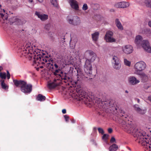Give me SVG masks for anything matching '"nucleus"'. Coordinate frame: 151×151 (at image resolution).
<instances>
[{"mask_svg":"<svg viewBox=\"0 0 151 151\" xmlns=\"http://www.w3.org/2000/svg\"><path fill=\"white\" fill-rule=\"evenodd\" d=\"M120 116L122 117V119L121 125L124 131L129 134H132L134 137L137 138V140L139 143L142 145L146 146L147 149H149L151 151V140L149 138V136L145 132L136 129H133L132 125L127 121L126 119L128 115L126 114L124 111H121Z\"/></svg>","mask_w":151,"mask_h":151,"instance_id":"obj_1","label":"nucleus"},{"mask_svg":"<svg viewBox=\"0 0 151 151\" xmlns=\"http://www.w3.org/2000/svg\"><path fill=\"white\" fill-rule=\"evenodd\" d=\"M19 52H20L22 56H25L29 54V56L31 58H33L34 64L39 67L37 68L38 70L39 68H43L42 65L47 67V65L51 64L52 66L54 65L56 69L59 68L58 66L56 63H54L53 64L52 59L49 58L44 53L41 54L40 52L38 53L36 51L33 50L32 47L29 45H27L25 47L24 46L21 47V48L19 49Z\"/></svg>","mask_w":151,"mask_h":151,"instance_id":"obj_2","label":"nucleus"},{"mask_svg":"<svg viewBox=\"0 0 151 151\" xmlns=\"http://www.w3.org/2000/svg\"><path fill=\"white\" fill-rule=\"evenodd\" d=\"M13 82L17 87H20L21 91L25 93H30L32 91V85L27 84V82L24 81L14 80Z\"/></svg>","mask_w":151,"mask_h":151,"instance_id":"obj_3","label":"nucleus"},{"mask_svg":"<svg viewBox=\"0 0 151 151\" xmlns=\"http://www.w3.org/2000/svg\"><path fill=\"white\" fill-rule=\"evenodd\" d=\"M142 38L140 35L136 36L135 41V44L138 46H142L144 50L148 52L151 53V47L147 40L142 41Z\"/></svg>","mask_w":151,"mask_h":151,"instance_id":"obj_4","label":"nucleus"},{"mask_svg":"<svg viewBox=\"0 0 151 151\" xmlns=\"http://www.w3.org/2000/svg\"><path fill=\"white\" fill-rule=\"evenodd\" d=\"M60 76L62 78V81L67 83L68 85H72L74 87H76L77 86H78V80L77 81L72 80L68 73H61Z\"/></svg>","mask_w":151,"mask_h":151,"instance_id":"obj_5","label":"nucleus"},{"mask_svg":"<svg viewBox=\"0 0 151 151\" xmlns=\"http://www.w3.org/2000/svg\"><path fill=\"white\" fill-rule=\"evenodd\" d=\"M93 62L89 59H86L85 62L84 70L88 76H91L92 74V67L91 63Z\"/></svg>","mask_w":151,"mask_h":151,"instance_id":"obj_6","label":"nucleus"},{"mask_svg":"<svg viewBox=\"0 0 151 151\" xmlns=\"http://www.w3.org/2000/svg\"><path fill=\"white\" fill-rule=\"evenodd\" d=\"M146 63L143 61H140L134 65V68L135 70L134 73H140V72L144 70L146 68Z\"/></svg>","mask_w":151,"mask_h":151,"instance_id":"obj_7","label":"nucleus"},{"mask_svg":"<svg viewBox=\"0 0 151 151\" xmlns=\"http://www.w3.org/2000/svg\"><path fill=\"white\" fill-rule=\"evenodd\" d=\"M77 93L78 94L76 95H73L72 97H73L74 96V98L77 101H81L82 100L83 101H87L86 99H88V98L87 97L86 93L84 91L80 89Z\"/></svg>","mask_w":151,"mask_h":151,"instance_id":"obj_8","label":"nucleus"},{"mask_svg":"<svg viewBox=\"0 0 151 151\" xmlns=\"http://www.w3.org/2000/svg\"><path fill=\"white\" fill-rule=\"evenodd\" d=\"M68 21L70 24L74 25H79L81 23L80 18L77 16H74L70 17H68Z\"/></svg>","mask_w":151,"mask_h":151,"instance_id":"obj_9","label":"nucleus"},{"mask_svg":"<svg viewBox=\"0 0 151 151\" xmlns=\"http://www.w3.org/2000/svg\"><path fill=\"white\" fill-rule=\"evenodd\" d=\"M85 55L86 59H89L91 62H94L96 58L95 53L93 51L91 50H87L86 51Z\"/></svg>","mask_w":151,"mask_h":151,"instance_id":"obj_10","label":"nucleus"},{"mask_svg":"<svg viewBox=\"0 0 151 151\" xmlns=\"http://www.w3.org/2000/svg\"><path fill=\"white\" fill-rule=\"evenodd\" d=\"M113 32L111 31L107 32L105 37V40L106 41L109 42H116V40L112 37Z\"/></svg>","mask_w":151,"mask_h":151,"instance_id":"obj_11","label":"nucleus"},{"mask_svg":"<svg viewBox=\"0 0 151 151\" xmlns=\"http://www.w3.org/2000/svg\"><path fill=\"white\" fill-rule=\"evenodd\" d=\"M129 83L131 85H134L139 83L140 81L134 76H130L128 78Z\"/></svg>","mask_w":151,"mask_h":151,"instance_id":"obj_12","label":"nucleus"},{"mask_svg":"<svg viewBox=\"0 0 151 151\" xmlns=\"http://www.w3.org/2000/svg\"><path fill=\"white\" fill-rule=\"evenodd\" d=\"M123 52L126 54H129L133 51L132 47L130 45H127L122 47Z\"/></svg>","mask_w":151,"mask_h":151,"instance_id":"obj_13","label":"nucleus"},{"mask_svg":"<svg viewBox=\"0 0 151 151\" xmlns=\"http://www.w3.org/2000/svg\"><path fill=\"white\" fill-rule=\"evenodd\" d=\"M113 60L114 62V68L116 69L119 70L121 67V64L119 61V59L116 56H114L113 58Z\"/></svg>","mask_w":151,"mask_h":151,"instance_id":"obj_14","label":"nucleus"},{"mask_svg":"<svg viewBox=\"0 0 151 151\" xmlns=\"http://www.w3.org/2000/svg\"><path fill=\"white\" fill-rule=\"evenodd\" d=\"M57 79H55L53 82L49 83L48 84V87L49 89H51L56 87L60 84V82H58V81Z\"/></svg>","mask_w":151,"mask_h":151,"instance_id":"obj_15","label":"nucleus"},{"mask_svg":"<svg viewBox=\"0 0 151 151\" xmlns=\"http://www.w3.org/2000/svg\"><path fill=\"white\" fill-rule=\"evenodd\" d=\"M129 3L125 2H121L116 3L115 6L116 8H124L129 6Z\"/></svg>","mask_w":151,"mask_h":151,"instance_id":"obj_16","label":"nucleus"},{"mask_svg":"<svg viewBox=\"0 0 151 151\" xmlns=\"http://www.w3.org/2000/svg\"><path fill=\"white\" fill-rule=\"evenodd\" d=\"M35 14L42 21H44L48 19L47 15L41 14L40 12H36Z\"/></svg>","mask_w":151,"mask_h":151,"instance_id":"obj_17","label":"nucleus"},{"mask_svg":"<svg viewBox=\"0 0 151 151\" xmlns=\"http://www.w3.org/2000/svg\"><path fill=\"white\" fill-rule=\"evenodd\" d=\"M137 75L139 76L142 82H145L148 81V77L144 73H137Z\"/></svg>","mask_w":151,"mask_h":151,"instance_id":"obj_18","label":"nucleus"},{"mask_svg":"<svg viewBox=\"0 0 151 151\" xmlns=\"http://www.w3.org/2000/svg\"><path fill=\"white\" fill-rule=\"evenodd\" d=\"M69 2L72 8L76 10L78 9V4L76 0H69Z\"/></svg>","mask_w":151,"mask_h":151,"instance_id":"obj_19","label":"nucleus"},{"mask_svg":"<svg viewBox=\"0 0 151 151\" xmlns=\"http://www.w3.org/2000/svg\"><path fill=\"white\" fill-rule=\"evenodd\" d=\"M89 98L91 99V100L88 99V101H93V102H95L96 103H97L98 104H100L101 103L102 104H103V102L102 101L101 99L100 98H98L92 96H89Z\"/></svg>","mask_w":151,"mask_h":151,"instance_id":"obj_20","label":"nucleus"},{"mask_svg":"<svg viewBox=\"0 0 151 151\" xmlns=\"http://www.w3.org/2000/svg\"><path fill=\"white\" fill-rule=\"evenodd\" d=\"M60 67H59V68L55 70V71L53 73V74L54 75L56 76L57 77H58L59 78L57 79L58 81H59V80H60L62 81V78L60 76L61 73H65L61 71L60 70Z\"/></svg>","mask_w":151,"mask_h":151,"instance_id":"obj_21","label":"nucleus"},{"mask_svg":"<svg viewBox=\"0 0 151 151\" xmlns=\"http://www.w3.org/2000/svg\"><path fill=\"white\" fill-rule=\"evenodd\" d=\"M134 107L135 110L137 111L138 113L139 114H144L146 112L145 110H142L139 108L138 105L136 104L134 105Z\"/></svg>","mask_w":151,"mask_h":151,"instance_id":"obj_22","label":"nucleus"},{"mask_svg":"<svg viewBox=\"0 0 151 151\" xmlns=\"http://www.w3.org/2000/svg\"><path fill=\"white\" fill-rule=\"evenodd\" d=\"M7 14L4 15L3 14L0 13V22L2 23H4L5 21H7Z\"/></svg>","mask_w":151,"mask_h":151,"instance_id":"obj_23","label":"nucleus"},{"mask_svg":"<svg viewBox=\"0 0 151 151\" xmlns=\"http://www.w3.org/2000/svg\"><path fill=\"white\" fill-rule=\"evenodd\" d=\"M46 97L45 96H43L42 95L39 94H38L36 98L37 100L40 101H44L46 99Z\"/></svg>","mask_w":151,"mask_h":151,"instance_id":"obj_24","label":"nucleus"},{"mask_svg":"<svg viewBox=\"0 0 151 151\" xmlns=\"http://www.w3.org/2000/svg\"><path fill=\"white\" fill-rule=\"evenodd\" d=\"M118 145L115 144H114L111 145L109 148V151H116L118 149Z\"/></svg>","mask_w":151,"mask_h":151,"instance_id":"obj_25","label":"nucleus"},{"mask_svg":"<svg viewBox=\"0 0 151 151\" xmlns=\"http://www.w3.org/2000/svg\"><path fill=\"white\" fill-rule=\"evenodd\" d=\"M115 23L116 24L117 27L119 29L121 30H122L123 29V27L118 19H116L115 20Z\"/></svg>","mask_w":151,"mask_h":151,"instance_id":"obj_26","label":"nucleus"},{"mask_svg":"<svg viewBox=\"0 0 151 151\" xmlns=\"http://www.w3.org/2000/svg\"><path fill=\"white\" fill-rule=\"evenodd\" d=\"M99 33L98 32H96L92 34V38L93 40L95 41H96L98 39Z\"/></svg>","mask_w":151,"mask_h":151,"instance_id":"obj_27","label":"nucleus"},{"mask_svg":"<svg viewBox=\"0 0 151 151\" xmlns=\"http://www.w3.org/2000/svg\"><path fill=\"white\" fill-rule=\"evenodd\" d=\"M1 82L2 88L4 89H6L7 88H8L7 86L4 83V80H1L0 81Z\"/></svg>","mask_w":151,"mask_h":151,"instance_id":"obj_28","label":"nucleus"},{"mask_svg":"<svg viewBox=\"0 0 151 151\" xmlns=\"http://www.w3.org/2000/svg\"><path fill=\"white\" fill-rule=\"evenodd\" d=\"M77 73H78V78H83L84 76H85V77H86L87 78H88V77L86 76H84V74L82 73V72L80 71L79 72V71L78 70H77Z\"/></svg>","mask_w":151,"mask_h":151,"instance_id":"obj_29","label":"nucleus"},{"mask_svg":"<svg viewBox=\"0 0 151 151\" xmlns=\"http://www.w3.org/2000/svg\"><path fill=\"white\" fill-rule=\"evenodd\" d=\"M145 3L147 6L151 8V0H145Z\"/></svg>","mask_w":151,"mask_h":151,"instance_id":"obj_30","label":"nucleus"},{"mask_svg":"<svg viewBox=\"0 0 151 151\" xmlns=\"http://www.w3.org/2000/svg\"><path fill=\"white\" fill-rule=\"evenodd\" d=\"M0 78L2 79H5L6 78V74L5 72L0 73Z\"/></svg>","mask_w":151,"mask_h":151,"instance_id":"obj_31","label":"nucleus"},{"mask_svg":"<svg viewBox=\"0 0 151 151\" xmlns=\"http://www.w3.org/2000/svg\"><path fill=\"white\" fill-rule=\"evenodd\" d=\"M51 2L54 6L56 7H58V4L57 0H52L51 1Z\"/></svg>","mask_w":151,"mask_h":151,"instance_id":"obj_32","label":"nucleus"},{"mask_svg":"<svg viewBox=\"0 0 151 151\" xmlns=\"http://www.w3.org/2000/svg\"><path fill=\"white\" fill-rule=\"evenodd\" d=\"M124 63L125 65L128 66H130L131 65V62L129 61L127 59H124Z\"/></svg>","mask_w":151,"mask_h":151,"instance_id":"obj_33","label":"nucleus"},{"mask_svg":"<svg viewBox=\"0 0 151 151\" xmlns=\"http://www.w3.org/2000/svg\"><path fill=\"white\" fill-rule=\"evenodd\" d=\"M88 7L86 4H84L83 6L82 9L83 10L85 11L88 9Z\"/></svg>","mask_w":151,"mask_h":151,"instance_id":"obj_34","label":"nucleus"},{"mask_svg":"<svg viewBox=\"0 0 151 151\" xmlns=\"http://www.w3.org/2000/svg\"><path fill=\"white\" fill-rule=\"evenodd\" d=\"M98 130L100 133H101L102 134L104 133V131L102 128H98Z\"/></svg>","mask_w":151,"mask_h":151,"instance_id":"obj_35","label":"nucleus"},{"mask_svg":"<svg viewBox=\"0 0 151 151\" xmlns=\"http://www.w3.org/2000/svg\"><path fill=\"white\" fill-rule=\"evenodd\" d=\"M110 142L111 143H113L114 142H116V139L114 137H111V139L110 140Z\"/></svg>","mask_w":151,"mask_h":151,"instance_id":"obj_36","label":"nucleus"},{"mask_svg":"<svg viewBox=\"0 0 151 151\" xmlns=\"http://www.w3.org/2000/svg\"><path fill=\"white\" fill-rule=\"evenodd\" d=\"M108 135L106 134H104L102 136V139H108Z\"/></svg>","mask_w":151,"mask_h":151,"instance_id":"obj_37","label":"nucleus"},{"mask_svg":"<svg viewBox=\"0 0 151 151\" xmlns=\"http://www.w3.org/2000/svg\"><path fill=\"white\" fill-rule=\"evenodd\" d=\"M64 117L66 122H68L69 121V118L68 116L67 115H65L64 116Z\"/></svg>","mask_w":151,"mask_h":151,"instance_id":"obj_38","label":"nucleus"},{"mask_svg":"<svg viewBox=\"0 0 151 151\" xmlns=\"http://www.w3.org/2000/svg\"><path fill=\"white\" fill-rule=\"evenodd\" d=\"M25 32V31L24 30H20V31H19V34L20 35H25V34H24Z\"/></svg>","mask_w":151,"mask_h":151,"instance_id":"obj_39","label":"nucleus"},{"mask_svg":"<svg viewBox=\"0 0 151 151\" xmlns=\"http://www.w3.org/2000/svg\"><path fill=\"white\" fill-rule=\"evenodd\" d=\"M7 74L6 76H7V78L9 79L10 78V75L9 71L8 70L6 71Z\"/></svg>","mask_w":151,"mask_h":151,"instance_id":"obj_40","label":"nucleus"},{"mask_svg":"<svg viewBox=\"0 0 151 151\" xmlns=\"http://www.w3.org/2000/svg\"><path fill=\"white\" fill-rule=\"evenodd\" d=\"M50 25L49 24H46L45 27V28L47 29L48 30L50 27Z\"/></svg>","mask_w":151,"mask_h":151,"instance_id":"obj_41","label":"nucleus"},{"mask_svg":"<svg viewBox=\"0 0 151 151\" xmlns=\"http://www.w3.org/2000/svg\"><path fill=\"white\" fill-rule=\"evenodd\" d=\"M108 132L109 133H111L112 132V129L111 128H109L108 129Z\"/></svg>","mask_w":151,"mask_h":151,"instance_id":"obj_42","label":"nucleus"},{"mask_svg":"<svg viewBox=\"0 0 151 151\" xmlns=\"http://www.w3.org/2000/svg\"><path fill=\"white\" fill-rule=\"evenodd\" d=\"M62 112L63 114H65L66 112V110L65 109H63L62 110Z\"/></svg>","mask_w":151,"mask_h":151,"instance_id":"obj_43","label":"nucleus"},{"mask_svg":"<svg viewBox=\"0 0 151 151\" xmlns=\"http://www.w3.org/2000/svg\"><path fill=\"white\" fill-rule=\"evenodd\" d=\"M71 42L70 43V47H71V49H73V48H74L75 47V45L74 44V45H73L72 46H71Z\"/></svg>","mask_w":151,"mask_h":151,"instance_id":"obj_44","label":"nucleus"},{"mask_svg":"<svg viewBox=\"0 0 151 151\" xmlns=\"http://www.w3.org/2000/svg\"><path fill=\"white\" fill-rule=\"evenodd\" d=\"M148 24L150 27H151V21H149Z\"/></svg>","mask_w":151,"mask_h":151,"instance_id":"obj_45","label":"nucleus"},{"mask_svg":"<svg viewBox=\"0 0 151 151\" xmlns=\"http://www.w3.org/2000/svg\"><path fill=\"white\" fill-rule=\"evenodd\" d=\"M135 100L137 101V102L138 103H139L140 101L139 99L137 98L135 99Z\"/></svg>","mask_w":151,"mask_h":151,"instance_id":"obj_46","label":"nucleus"},{"mask_svg":"<svg viewBox=\"0 0 151 151\" xmlns=\"http://www.w3.org/2000/svg\"><path fill=\"white\" fill-rule=\"evenodd\" d=\"M148 100H149L151 102V96H149V97H148Z\"/></svg>","mask_w":151,"mask_h":151,"instance_id":"obj_47","label":"nucleus"},{"mask_svg":"<svg viewBox=\"0 0 151 151\" xmlns=\"http://www.w3.org/2000/svg\"><path fill=\"white\" fill-rule=\"evenodd\" d=\"M3 70V68L2 66H0V72Z\"/></svg>","mask_w":151,"mask_h":151,"instance_id":"obj_48","label":"nucleus"},{"mask_svg":"<svg viewBox=\"0 0 151 151\" xmlns=\"http://www.w3.org/2000/svg\"><path fill=\"white\" fill-rule=\"evenodd\" d=\"M39 2H42L43 0H37Z\"/></svg>","mask_w":151,"mask_h":151,"instance_id":"obj_49","label":"nucleus"},{"mask_svg":"<svg viewBox=\"0 0 151 151\" xmlns=\"http://www.w3.org/2000/svg\"><path fill=\"white\" fill-rule=\"evenodd\" d=\"M72 122L73 123H75V120H73L72 121Z\"/></svg>","mask_w":151,"mask_h":151,"instance_id":"obj_50","label":"nucleus"},{"mask_svg":"<svg viewBox=\"0 0 151 151\" xmlns=\"http://www.w3.org/2000/svg\"><path fill=\"white\" fill-rule=\"evenodd\" d=\"M29 1L30 2H32V0H29Z\"/></svg>","mask_w":151,"mask_h":151,"instance_id":"obj_51","label":"nucleus"},{"mask_svg":"<svg viewBox=\"0 0 151 151\" xmlns=\"http://www.w3.org/2000/svg\"><path fill=\"white\" fill-rule=\"evenodd\" d=\"M125 92L127 93H128V91H127V90H126L125 91Z\"/></svg>","mask_w":151,"mask_h":151,"instance_id":"obj_52","label":"nucleus"},{"mask_svg":"<svg viewBox=\"0 0 151 151\" xmlns=\"http://www.w3.org/2000/svg\"><path fill=\"white\" fill-rule=\"evenodd\" d=\"M127 148H128V149L129 150H131V149H130V148L129 147H128Z\"/></svg>","mask_w":151,"mask_h":151,"instance_id":"obj_53","label":"nucleus"},{"mask_svg":"<svg viewBox=\"0 0 151 151\" xmlns=\"http://www.w3.org/2000/svg\"><path fill=\"white\" fill-rule=\"evenodd\" d=\"M3 12H5V10L4 9H3Z\"/></svg>","mask_w":151,"mask_h":151,"instance_id":"obj_54","label":"nucleus"},{"mask_svg":"<svg viewBox=\"0 0 151 151\" xmlns=\"http://www.w3.org/2000/svg\"><path fill=\"white\" fill-rule=\"evenodd\" d=\"M63 40H65V37H63Z\"/></svg>","mask_w":151,"mask_h":151,"instance_id":"obj_55","label":"nucleus"},{"mask_svg":"<svg viewBox=\"0 0 151 151\" xmlns=\"http://www.w3.org/2000/svg\"><path fill=\"white\" fill-rule=\"evenodd\" d=\"M106 101H105V102H104V103L105 104H106Z\"/></svg>","mask_w":151,"mask_h":151,"instance_id":"obj_56","label":"nucleus"},{"mask_svg":"<svg viewBox=\"0 0 151 151\" xmlns=\"http://www.w3.org/2000/svg\"><path fill=\"white\" fill-rule=\"evenodd\" d=\"M1 7V5H0V7Z\"/></svg>","mask_w":151,"mask_h":151,"instance_id":"obj_57","label":"nucleus"}]
</instances>
